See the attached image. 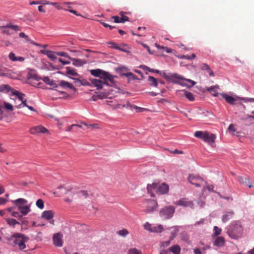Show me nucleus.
Wrapping results in <instances>:
<instances>
[{"label": "nucleus", "mask_w": 254, "mask_h": 254, "mask_svg": "<svg viewBox=\"0 0 254 254\" xmlns=\"http://www.w3.org/2000/svg\"><path fill=\"white\" fill-rule=\"evenodd\" d=\"M7 201L6 198L0 197V205L4 204Z\"/></svg>", "instance_id": "obj_64"}, {"label": "nucleus", "mask_w": 254, "mask_h": 254, "mask_svg": "<svg viewBox=\"0 0 254 254\" xmlns=\"http://www.w3.org/2000/svg\"><path fill=\"white\" fill-rule=\"evenodd\" d=\"M12 216L17 218L18 220H22V215L19 214V213L17 211H13L11 212V214Z\"/></svg>", "instance_id": "obj_45"}, {"label": "nucleus", "mask_w": 254, "mask_h": 254, "mask_svg": "<svg viewBox=\"0 0 254 254\" xmlns=\"http://www.w3.org/2000/svg\"><path fill=\"white\" fill-rule=\"evenodd\" d=\"M169 250L174 254H180L181 248L179 245H176L171 247L169 248Z\"/></svg>", "instance_id": "obj_30"}, {"label": "nucleus", "mask_w": 254, "mask_h": 254, "mask_svg": "<svg viewBox=\"0 0 254 254\" xmlns=\"http://www.w3.org/2000/svg\"><path fill=\"white\" fill-rule=\"evenodd\" d=\"M162 75L167 80L174 83L179 84L181 85H184V83L177 81V79L180 80H186L188 82L191 83V86L194 85L195 83L194 81L190 79H186L183 76L177 73H170L169 74H167L165 72H164L162 73Z\"/></svg>", "instance_id": "obj_3"}, {"label": "nucleus", "mask_w": 254, "mask_h": 254, "mask_svg": "<svg viewBox=\"0 0 254 254\" xmlns=\"http://www.w3.org/2000/svg\"><path fill=\"white\" fill-rule=\"evenodd\" d=\"M219 88L218 85L212 86L207 88V90L213 96H217L218 93L217 92L216 89Z\"/></svg>", "instance_id": "obj_26"}, {"label": "nucleus", "mask_w": 254, "mask_h": 254, "mask_svg": "<svg viewBox=\"0 0 254 254\" xmlns=\"http://www.w3.org/2000/svg\"><path fill=\"white\" fill-rule=\"evenodd\" d=\"M108 44L111 45L112 46H110V47L113 49H117V50H118V49H119V46H118V45L115 43L109 42V43H108Z\"/></svg>", "instance_id": "obj_57"}, {"label": "nucleus", "mask_w": 254, "mask_h": 254, "mask_svg": "<svg viewBox=\"0 0 254 254\" xmlns=\"http://www.w3.org/2000/svg\"><path fill=\"white\" fill-rule=\"evenodd\" d=\"M9 58L12 61H17V57L13 53L11 52L9 54Z\"/></svg>", "instance_id": "obj_54"}, {"label": "nucleus", "mask_w": 254, "mask_h": 254, "mask_svg": "<svg viewBox=\"0 0 254 254\" xmlns=\"http://www.w3.org/2000/svg\"><path fill=\"white\" fill-rule=\"evenodd\" d=\"M214 245L216 246H217V247H223L225 245V239L223 237L220 236V237H218L214 243Z\"/></svg>", "instance_id": "obj_24"}, {"label": "nucleus", "mask_w": 254, "mask_h": 254, "mask_svg": "<svg viewBox=\"0 0 254 254\" xmlns=\"http://www.w3.org/2000/svg\"><path fill=\"white\" fill-rule=\"evenodd\" d=\"M54 213L52 210H46L43 212L41 217L46 220H50L54 217Z\"/></svg>", "instance_id": "obj_22"}, {"label": "nucleus", "mask_w": 254, "mask_h": 254, "mask_svg": "<svg viewBox=\"0 0 254 254\" xmlns=\"http://www.w3.org/2000/svg\"><path fill=\"white\" fill-rule=\"evenodd\" d=\"M102 79L103 80L104 84L109 86H113L115 84L114 76L110 74L109 72L105 71Z\"/></svg>", "instance_id": "obj_10"}, {"label": "nucleus", "mask_w": 254, "mask_h": 254, "mask_svg": "<svg viewBox=\"0 0 254 254\" xmlns=\"http://www.w3.org/2000/svg\"><path fill=\"white\" fill-rule=\"evenodd\" d=\"M120 15L121 16V23H125L126 21H129V18L124 15V12H123V11H121L120 12Z\"/></svg>", "instance_id": "obj_42"}, {"label": "nucleus", "mask_w": 254, "mask_h": 254, "mask_svg": "<svg viewBox=\"0 0 254 254\" xmlns=\"http://www.w3.org/2000/svg\"><path fill=\"white\" fill-rule=\"evenodd\" d=\"M128 254H142L141 252L136 248H132L128 250Z\"/></svg>", "instance_id": "obj_40"}, {"label": "nucleus", "mask_w": 254, "mask_h": 254, "mask_svg": "<svg viewBox=\"0 0 254 254\" xmlns=\"http://www.w3.org/2000/svg\"><path fill=\"white\" fill-rule=\"evenodd\" d=\"M169 191V186L165 183H162L158 186L156 192L159 194H165Z\"/></svg>", "instance_id": "obj_16"}, {"label": "nucleus", "mask_w": 254, "mask_h": 254, "mask_svg": "<svg viewBox=\"0 0 254 254\" xmlns=\"http://www.w3.org/2000/svg\"><path fill=\"white\" fill-rule=\"evenodd\" d=\"M145 69L150 71V72H155V73H159L160 72V71L158 70H156V69H152V68H149V67H147V66H145Z\"/></svg>", "instance_id": "obj_58"}, {"label": "nucleus", "mask_w": 254, "mask_h": 254, "mask_svg": "<svg viewBox=\"0 0 254 254\" xmlns=\"http://www.w3.org/2000/svg\"><path fill=\"white\" fill-rule=\"evenodd\" d=\"M205 186L203 187L202 191L203 192L205 189H207L209 191H213L214 186L212 185H208L205 184Z\"/></svg>", "instance_id": "obj_43"}, {"label": "nucleus", "mask_w": 254, "mask_h": 254, "mask_svg": "<svg viewBox=\"0 0 254 254\" xmlns=\"http://www.w3.org/2000/svg\"><path fill=\"white\" fill-rule=\"evenodd\" d=\"M89 80L90 81L91 84L93 85L95 87H96L98 89H101L102 88V85L104 84L103 81L92 78H90Z\"/></svg>", "instance_id": "obj_18"}, {"label": "nucleus", "mask_w": 254, "mask_h": 254, "mask_svg": "<svg viewBox=\"0 0 254 254\" xmlns=\"http://www.w3.org/2000/svg\"><path fill=\"white\" fill-rule=\"evenodd\" d=\"M173 239V238H171L170 240L166 241H163L160 242L159 245L161 248H166L168 247L170 244L171 241Z\"/></svg>", "instance_id": "obj_38"}, {"label": "nucleus", "mask_w": 254, "mask_h": 254, "mask_svg": "<svg viewBox=\"0 0 254 254\" xmlns=\"http://www.w3.org/2000/svg\"><path fill=\"white\" fill-rule=\"evenodd\" d=\"M73 62L72 64L77 66H80L85 64V62L80 59H77L75 58H70Z\"/></svg>", "instance_id": "obj_28"}, {"label": "nucleus", "mask_w": 254, "mask_h": 254, "mask_svg": "<svg viewBox=\"0 0 254 254\" xmlns=\"http://www.w3.org/2000/svg\"><path fill=\"white\" fill-rule=\"evenodd\" d=\"M175 208L173 206H168L162 208L159 211V214L164 219L172 218L175 212Z\"/></svg>", "instance_id": "obj_6"}, {"label": "nucleus", "mask_w": 254, "mask_h": 254, "mask_svg": "<svg viewBox=\"0 0 254 254\" xmlns=\"http://www.w3.org/2000/svg\"><path fill=\"white\" fill-rule=\"evenodd\" d=\"M91 193L90 191L87 190H81L77 192V195L81 197H83L85 198H86L89 197L91 195Z\"/></svg>", "instance_id": "obj_25"}, {"label": "nucleus", "mask_w": 254, "mask_h": 254, "mask_svg": "<svg viewBox=\"0 0 254 254\" xmlns=\"http://www.w3.org/2000/svg\"><path fill=\"white\" fill-rule=\"evenodd\" d=\"M228 130L229 132L233 134H234V132L236 131L235 128L234 127V126L233 124H231L228 127Z\"/></svg>", "instance_id": "obj_53"}, {"label": "nucleus", "mask_w": 254, "mask_h": 254, "mask_svg": "<svg viewBox=\"0 0 254 254\" xmlns=\"http://www.w3.org/2000/svg\"><path fill=\"white\" fill-rule=\"evenodd\" d=\"M142 207L145 208L143 210V212L146 213H151L156 211L158 205L156 200L154 199H145L142 203Z\"/></svg>", "instance_id": "obj_5"}, {"label": "nucleus", "mask_w": 254, "mask_h": 254, "mask_svg": "<svg viewBox=\"0 0 254 254\" xmlns=\"http://www.w3.org/2000/svg\"><path fill=\"white\" fill-rule=\"evenodd\" d=\"M14 204L18 208L19 206H22L27 203V201L24 198H18L13 201Z\"/></svg>", "instance_id": "obj_27"}, {"label": "nucleus", "mask_w": 254, "mask_h": 254, "mask_svg": "<svg viewBox=\"0 0 254 254\" xmlns=\"http://www.w3.org/2000/svg\"><path fill=\"white\" fill-rule=\"evenodd\" d=\"M18 210L19 211L21 215H26L30 211L31 209L30 206H19L18 208Z\"/></svg>", "instance_id": "obj_20"}, {"label": "nucleus", "mask_w": 254, "mask_h": 254, "mask_svg": "<svg viewBox=\"0 0 254 254\" xmlns=\"http://www.w3.org/2000/svg\"><path fill=\"white\" fill-rule=\"evenodd\" d=\"M148 81L149 85L152 87H157L158 85V81L155 77L149 76Z\"/></svg>", "instance_id": "obj_29"}, {"label": "nucleus", "mask_w": 254, "mask_h": 254, "mask_svg": "<svg viewBox=\"0 0 254 254\" xmlns=\"http://www.w3.org/2000/svg\"><path fill=\"white\" fill-rule=\"evenodd\" d=\"M242 100L245 102H254V98H243Z\"/></svg>", "instance_id": "obj_60"}, {"label": "nucleus", "mask_w": 254, "mask_h": 254, "mask_svg": "<svg viewBox=\"0 0 254 254\" xmlns=\"http://www.w3.org/2000/svg\"><path fill=\"white\" fill-rule=\"evenodd\" d=\"M23 38H24L26 40V41L30 42L31 44L33 45H35L37 46H40V45L39 44L36 43L34 41H31L28 36L26 35H25V36Z\"/></svg>", "instance_id": "obj_52"}, {"label": "nucleus", "mask_w": 254, "mask_h": 254, "mask_svg": "<svg viewBox=\"0 0 254 254\" xmlns=\"http://www.w3.org/2000/svg\"><path fill=\"white\" fill-rule=\"evenodd\" d=\"M111 18L114 20V22L115 23H121V17L118 16H113L111 17Z\"/></svg>", "instance_id": "obj_51"}, {"label": "nucleus", "mask_w": 254, "mask_h": 254, "mask_svg": "<svg viewBox=\"0 0 254 254\" xmlns=\"http://www.w3.org/2000/svg\"><path fill=\"white\" fill-rule=\"evenodd\" d=\"M133 108L136 110V111L138 112H142L144 111H146L147 109L144 108H141L137 107L136 106H133Z\"/></svg>", "instance_id": "obj_55"}, {"label": "nucleus", "mask_w": 254, "mask_h": 254, "mask_svg": "<svg viewBox=\"0 0 254 254\" xmlns=\"http://www.w3.org/2000/svg\"><path fill=\"white\" fill-rule=\"evenodd\" d=\"M40 52L41 53L46 55L52 61H55L57 59V52L46 50H41Z\"/></svg>", "instance_id": "obj_14"}, {"label": "nucleus", "mask_w": 254, "mask_h": 254, "mask_svg": "<svg viewBox=\"0 0 254 254\" xmlns=\"http://www.w3.org/2000/svg\"><path fill=\"white\" fill-rule=\"evenodd\" d=\"M105 71H104L100 69H92L90 70V72L91 74L95 76V77H100L101 79L102 78L104 73H105Z\"/></svg>", "instance_id": "obj_21"}, {"label": "nucleus", "mask_w": 254, "mask_h": 254, "mask_svg": "<svg viewBox=\"0 0 254 254\" xmlns=\"http://www.w3.org/2000/svg\"><path fill=\"white\" fill-rule=\"evenodd\" d=\"M157 188H158V184L157 183H153L151 185H148L147 187V189L148 192L152 193V191L154 190H156V191L157 190Z\"/></svg>", "instance_id": "obj_32"}, {"label": "nucleus", "mask_w": 254, "mask_h": 254, "mask_svg": "<svg viewBox=\"0 0 254 254\" xmlns=\"http://www.w3.org/2000/svg\"><path fill=\"white\" fill-rule=\"evenodd\" d=\"M128 233V231L126 229H123L117 232L118 234L123 237H126Z\"/></svg>", "instance_id": "obj_41"}, {"label": "nucleus", "mask_w": 254, "mask_h": 254, "mask_svg": "<svg viewBox=\"0 0 254 254\" xmlns=\"http://www.w3.org/2000/svg\"><path fill=\"white\" fill-rule=\"evenodd\" d=\"M214 231V235L215 236H218L221 234L222 230L221 228H218L217 226H214L213 228Z\"/></svg>", "instance_id": "obj_47"}, {"label": "nucleus", "mask_w": 254, "mask_h": 254, "mask_svg": "<svg viewBox=\"0 0 254 254\" xmlns=\"http://www.w3.org/2000/svg\"><path fill=\"white\" fill-rule=\"evenodd\" d=\"M163 230V227L162 225H159L157 226L152 227V228L151 230V232H156V233H160Z\"/></svg>", "instance_id": "obj_36"}, {"label": "nucleus", "mask_w": 254, "mask_h": 254, "mask_svg": "<svg viewBox=\"0 0 254 254\" xmlns=\"http://www.w3.org/2000/svg\"><path fill=\"white\" fill-rule=\"evenodd\" d=\"M5 239L9 244L22 251L26 248L25 244L28 241L29 239L23 234L16 233L11 236L5 237Z\"/></svg>", "instance_id": "obj_1"}, {"label": "nucleus", "mask_w": 254, "mask_h": 254, "mask_svg": "<svg viewBox=\"0 0 254 254\" xmlns=\"http://www.w3.org/2000/svg\"><path fill=\"white\" fill-rule=\"evenodd\" d=\"M6 221L9 226L13 227H14L16 224L21 225L20 222L13 218H7Z\"/></svg>", "instance_id": "obj_31"}, {"label": "nucleus", "mask_w": 254, "mask_h": 254, "mask_svg": "<svg viewBox=\"0 0 254 254\" xmlns=\"http://www.w3.org/2000/svg\"><path fill=\"white\" fill-rule=\"evenodd\" d=\"M234 216V212L229 211L225 212L222 216V221L224 223H226L230 219H232Z\"/></svg>", "instance_id": "obj_17"}, {"label": "nucleus", "mask_w": 254, "mask_h": 254, "mask_svg": "<svg viewBox=\"0 0 254 254\" xmlns=\"http://www.w3.org/2000/svg\"><path fill=\"white\" fill-rule=\"evenodd\" d=\"M66 73L67 74H70L74 76L78 75V74L76 72L75 70L72 69L70 67H66Z\"/></svg>", "instance_id": "obj_34"}, {"label": "nucleus", "mask_w": 254, "mask_h": 254, "mask_svg": "<svg viewBox=\"0 0 254 254\" xmlns=\"http://www.w3.org/2000/svg\"><path fill=\"white\" fill-rule=\"evenodd\" d=\"M48 129L42 126L34 127L30 128V132L31 134H35L39 133H45L48 132Z\"/></svg>", "instance_id": "obj_13"}, {"label": "nucleus", "mask_w": 254, "mask_h": 254, "mask_svg": "<svg viewBox=\"0 0 254 254\" xmlns=\"http://www.w3.org/2000/svg\"><path fill=\"white\" fill-rule=\"evenodd\" d=\"M209 65L205 63L202 64L201 65V69L203 70H206L208 71L209 70Z\"/></svg>", "instance_id": "obj_50"}, {"label": "nucleus", "mask_w": 254, "mask_h": 254, "mask_svg": "<svg viewBox=\"0 0 254 254\" xmlns=\"http://www.w3.org/2000/svg\"><path fill=\"white\" fill-rule=\"evenodd\" d=\"M220 94L228 103L231 105L234 104L236 100L235 98L225 93H221Z\"/></svg>", "instance_id": "obj_23"}, {"label": "nucleus", "mask_w": 254, "mask_h": 254, "mask_svg": "<svg viewBox=\"0 0 254 254\" xmlns=\"http://www.w3.org/2000/svg\"><path fill=\"white\" fill-rule=\"evenodd\" d=\"M4 108L10 111H13V107L12 105L8 103L4 102Z\"/></svg>", "instance_id": "obj_46"}, {"label": "nucleus", "mask_w": 254, "mask_h": 254, "mask_svg": "<svg viewBox=\"0 0 254 254\" xmlns=\"http://www.w3.org/2000/svg\"><path fill=\"white\" fill-rule=\"evenodd\" d=\"M76 126V124H73V125H71V126H70L66 128V129H65V131H71V130L72 129V128H73L74 127H75Z\"/></svg>", "instance_id": "obj_63"}, {"label": "nucleus", "mask_w": 254, "mask_h": 254, "mask_svg": "<svg viewBox=\"0 0 254 254\" xmlns=\"http://www.w3.org/2000/svg\"><path fill=\"white\" fill-rule=\"evenodd\" d=\"M125 75L127 77H131L133 79H137V76L133 74L131 72L126 73L125 74Z\"/></svg>", "instance_id": "obj_49"}, {"label": "nucleus", "mask_w": 254, "mask_h": 254, "mask_svg": "<svg viewBox=\"0 0 254 254\" xmlns=\"http://www.w3.org/2000/svg\"><path fill=\"white\" fill-rule=\"evenodd\" d=\"M59 85L64 88H69L73 90L74 91H76V89L74 87V86L67 81L61 80L60 82Z\"/></svg>", "instance_id": "obj_19"}, {"label": "nucleus", "mask_w": 254, "mask_h": 254, "mask_svg": "<svg viewBox=\"0 0 254 254\" xmlns=\"http://www.w3.org/2000/svg\"><path fill=\"white\" fill-rule=\"evenodd\" d=\"M243 232V228L241 223L237 221L232 223L229 226L227 234L232 239H238L242 236Z\"/></svg>", "instance_id": "obj_2"}, {"label": "nucleus", "mask_w": 254, "mask_h": 254, "mask_svg": "<svg viewBox=\"0 0 254 254\" xmlns=\"http://www.w3.org/2000/svg\"><path fill=\"white\" fill-rule=\"evenodd\" d=\"M205 250L206 248H202V251L199 248H194L193 249V251L194 254H205Z\"/></svg>", "instance_id": "obj_39"}, {"label": "nucleus", "mask_w": 254, "mask_h": 254, "mask_svg": "<svg viewBox=\"0 0 254 254\" xmlns=\"http://www.w3.org/2000/svg\"><path fill=\"white\" fill-rule=\"evenodd\" d=\"M188 180L191 184L195 186L196 187H200L204 184H206V182H204L202 177L194 174H190Z\"/></svg>", "instance_id": "obj_7"}, {"label": "nucleus", "mask_w": 254, "mask_h": 254, "mask_svg": "<svg viewBox=\"0 0 254 254\" xmlns=\"http://www.w3.org/2000/svg\"><path fill=\"white\" fill-rule=\"evenodd\" d=\"M0 29H2V33L3 34L11 35L12 34V32L11 30L14 31H20L21 29L17 25H13L10 23L7 24L5 26L0 27Z\"/></svg>", "instance_id": "obj_8"}, {"label": "nucleus", "mask_w": 254, "mask_h": 254, "mask_svg": "<svg viewBox=\"0 0 254 254\" xmlns=\"http://www.w3.org/2000/svg\"><path fill=\"white\" fill-rule=\"evenodd\" d=\"M194 136L197 138H200L205 142H208L212 146L214 143L216 139L215 134L207 131H196L194 133Z\"/></svg>", "instance_id": "obj_4"}, {"label": "nucleus", "mask_w": 254, "mask_h": 254, "mask_svg": "<svg viewBox=\"0 0 254 254\" xmlns=\"http://www.w3.org/2000/svg\"><path fill=\"white\" fill-rule=\"evenodd\" d=\"M144 228L146 230H148V231H149L150 232H151V230L152 228V227L151 226V225L148 222H146L144 224Z\"/></svg>", "instance_id": "obj_56"}, {"label": "nucleus", "mask_w": 254, "mask_h": 254, "mask_svg": "<svg viewBox=\"0 0 254 254\" xmlns=\"http://www.w3.org/2000/svg\"><path fill=\"white\" fill-rule=\"evenodd\" d=\"M36 205L40 209H43L44 207V201L41 199H39L36 201Z\"/></svg>", "instance_id": "obj_44"}, {"label": "nucleus", "mask_w": 254, "mask_h": 254, "mask_svg": "<svg viewBox=\"0 0 254 254\" xmlns=\"http://www.w3.org/2000/svg\"><path fill=\"white\" fill-rule=\"evenodd\" d=\"M101 24L105 27H109L110 29H112L113 28H115L114 26H112L111 25H110L109 24L106 23L105 22H102Z\"/></svg>", "instance_id": "obj_61"}, {"label": "nucleus", "mask_w": 254, "mask_h": 254, "mask_svg": "<svg viewBox=\"0 0 254 254\" xmlns=\"http://www.w3.org/2000/svg\"><path fill=\"white\" fill-rule=\"evenodd\" d=\"M74 80H75V83H79L80 85H82L84 86H90L91 85V83L89 82L86 81L85 79L79 80L78 79L76 78H73Z\"/></svg>", "instance_id": "obj_35"}, {"label": "nucleus", "mask_w": 254, "mask_h": 254, "mask_svg": "<svg viewBox=\"0 0 254 254\" xmlns=\"http://www.w3.org/2000/svg\"><path fill=\"white\" fill-rule=\"evenodd\" d=\"M43 81L51 86H54L55 83L53 80H51L49 77L46 76L43 78Z\"/></svg>", "instance_id": "obj_37"}, {"label": "nucleus", "mask_w": 254, "mask_h": 254, "mask_svg": "<svg viewBox=\"0 0 254 254\" xmlns=\"http://www.w3.org/2000/svg\"><path fill=\"white\" fill-rule=\"evenodd\" d=\"M238 180L240 184L248 186L249 188H251L253 186L252 183L250 182L249 178L248 177L239 176Z\"/></svg>", "instance_id": "obj_15"}, {"label": "nucleus", "mask_w": 254, "mask_h": 254, "mask_svg": "<svg viewBox=\"0 0 254 254\" xmlns=\"http://www.w3.org/2000/svg\"><path fill=\"white\" fill-rule=\"evenodd\" d=\"M196 56L194 54H192L191 56L189 55H184L182 57V59H185L187 60H192L193 59L195 58Z\"/></svg>", "instance_id": "obj_48"}, {"label": "nucleus", "mask_w": 254, "mask_h": 254, "mask_svg": "<svg viewBox=\"0 0 254 254\" xmlns=\"http://www.w3.org/2000/svg\"><path fill=\"white\" fill-rule=\"evenodd\" d=\"M64 193L67 195V197L64 199V201L68 203H70L72 201L74 196L75 194V190L72 188H67L64 189Z\"/></svg>", "instance_id": "obj_9"}, {"label": "nucleus", "mask_w": 254, "mask_h": 254, "mask_svg": "<svg viewBox=\"0 0 254 254\" xmlns=\"http://www.w3.org/2000/svg\"><path fill=\"white\" fill-rule=\"evenodd\" d=\"M175 204L177 205L182 206L184 207H190L192 208L193 204L192 201H189L187 198H182L176 201Z\"/></svg>", "instance_id": "obj_12"}, {"label": "nucleus", "mask_w": 254, "mask_h": 254, "mask_svg": "<svg viewBox=\"0 0 254 254\" xmlns=\"http://www.w3.org/2000/svg\"><path fill=\"white\" fill-rule=\"evenodd\" d=\"M182 91L184 93L185 96L190 101H193L194 100V97L191 92L186 90H183Z\"/></svg>", "instance_id": "obj_33"}, {"label": "nucleus", "mask_w": 254, "mask_h": 254, "mask_svg": "<svg viewBox=\"0 0 254 254\" xmlns=\"http://www.w3.org/2000/svg\"><path fill=\"white\" fill-rule=\"evenodd\" d=\"M57 55L62 56V57L69 58L68 54L64 52H57Z\"/></svg>", "instance_id": "obj_59"}, {"label": "nucleus", "mask_w": 254, "mask_h": 254, "mask_svg": "<svg viewBox=\"0 0 254 254\" xmlns=\"http://www.w3.org/2000/svg\"><path fill=\"white\" fill-rule=\"evenodd\" d=\"M17 93H18V95L17 97H18V98L19 99V100L22 101L23 100V96L24 95L20 92H17Z\"/></svg>", "instance_id": "obj_62"}, {"label": "nucleus", "mask_w": 254, "mask_h": 254, "mask_svg": "<svg viewBox=\"0 0 254 254\" xmlns=\"http://www.w3.org/2000/svg\"><path fill=\"white\" fill-rule=\"evenodd\" d=\"M63 235L60 233H56L53 236L54 245L56 247H61L63 245Z\"/></svg>", "instance_id": "obj_11"}]
</instances>
